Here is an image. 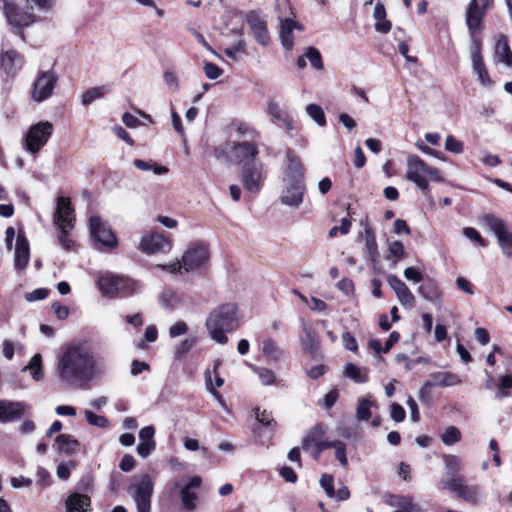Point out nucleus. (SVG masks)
I'll use <instances>...</instances> for the list:
<instances>
[{
    "mask_svg": "<svg viewBox=\"0 0 512 512\" xmlns=\"http://www.w3.org/2000/svg\"><path fill=\"white\" fill-rule=\"evenodd\" d=\"M30 249L29 243L23 234H18L15 246L14 265L18 270L24 269L29 262Z\"/></svg>",
    "mask_w": 512,
    "mask_h": 512,
    "instance_id": "nucleus-26",
    "label": "nucleus"
},
{
    "mask_svg": "<svg viewBox=\"0 0 512 512\" xmlns=\"http://www.w3.org/2000/svg\"><path fill=\"white\" fill-rule=\"evenodd\" d=\"M304 336L301 338V345L304 350L312 352L315 350V335L310 327H303Z\"/></svg>",
    "mask_w": 512,
    "mask_h": 512,
    "instance_id": "nucleus-47",
    "label": "nucleus"
},
{
    "mask_svg": "<svg viewBox=\"0 0 512 512\" xmlns=\"http://www.w3.org/2000/svg\"><path fill=\"white\" fill-rule=\"evenodd\" d=\"M482 223L496 236L502 253L507 257L512 256V231L501 218L493 214H485L481 217Z\"/></svg>",
    "mask_w": 512,
    "mask_h": 512,
    "instance_id": "nucleus-7",
    "label": "nucleus"
},
{
    "mask_svg": "<svg viewBox=\"0 0 512 512\" xmlns=\"http://www.w3.org/2000/svg\"><path fill=\"white\" fill-rule=\"evenodd\" d=\"M462 438L461 431L456 426H449L441 435V441L446 446L458 443Z\"/></svg>",
    "mask_w": 512,
    "mask_h": 512,
    "instance_id": "nucleus-42",
    "label": "nucleus"
},
{
    "mask_svg": "<svg viewBox=\"0 0 512 512\" xmlns=\"http://www.w3.org/2000/svg\"><path fill=\"white\" fill-rule=\"evenodd\" d=\"M90 233L95 241V246L106 249L117 247V238L109 225L98 216H91L89 220Z\"/></svg>",
    "mask_w": 512,
    "mask_h": 512,
    "instance_id": "nucleus-10",
    "label": "nucleus"
},
{
    "mask_svg": "<svg viewBox=\"0 0 512 512\" xmlns=\"http://www.w3.org/2000/svg\"><path fill=\"white\" fill-rule=\"evenodd\" d=\"M494 57L507 67H512V51L504 35L495 44Z\"/></svg>",
    "mask_w": 512,
    "mask_h": 512,
    "instance_id": "nucleus-28",
    "label": "nucleus"
},
{
    "mask_svg": "<svg viewBox=\"0 0 512 512\" xmlns=\"http://www.w3.org/2000/svg\"><path fill=\"white\" fill-rule=\"evenodd\" d=\"M365 250L372 261H375L379 256L378 245L376 242V235L372 227L369 226L368 220L364 227Z\"/></svg>",
    "mask_w": 512,
    "mask_h": 512,
    "instance_id": "nucleus-32",
    "label": "nucleus"
},
{
    "mask_svg": "<svg viewBox=\"0 0 512 512\" xmlns=\"http://www.w3.org/2000/svg\"><path fill=\"white\" fill-rule=\"evenodd\" d=\"M205 327L209 336L219 344L228 342L227 333L239 327L238 307L235 303H223L214 307L208 314Z\"/></svg>",
    "mask_w": 512,
    "mask_h": 512,
    "instance_id": "nucleus-2",
    "label": "nucleus"
},
{
    "mask_svg": "<svg viewBox=\"0 0 512 512\" xmlns=\"http://www.w3.org/2000/svg\"><path fill=\"white\" fill-rule=\"evenodd\" d=\"M171 247V241L160 233H151L143 236L139 248L148 254L163 252Z\"/></svg>",
    "mask_w": 512,
    "mask_h": 512,
    "instance_id": "nucleus-19",
    "label": "nucleus"
},
{
    "mask_svg": "<svg viewBox=\"0 0 512 512\" xmlns=\"http://www.w3.org/2000/svg\"><path fill=\"white\" fill-rule=\"evenodd\" d=\"M470 59L472 63L473 73L477 75L479 84L484 88H492L494 82L490 78L486 65L482 57V44L481 41L472 37L470 46Z\"/></svg>",
    "mask_w": 512,
    "mask_h": 512,
    "instance_id": "nucleus-11",
    "label": "nucleus"
},
{
    "mask_svg": "<svg viewBox=\"0 0 512 512\" xmlns=\"http://www.w3.org/2000/svg\"><path fill=\"white\" fill-rule=\"evenodd\" d=\"M98 287L105 296L114 297L119 294L128 296L135 292L136 283L131 279L107 272L99 277Z\"/></svg>",
    "mask_w": 512,
    "mask_h": 512,
    "instance_id": "nucleus-5",
    "label": "nucleus"
},
{
    "mask_svg": "<svg viewBox=\"0 0 512 512\" xmlns=\"http://www.w3.org/2000/svg\"><path fill=\"white\" fill-rule=\"evenodd\" d=\"M390 407H391V413H390L391 418L395 422H402L406 417L404 408L395 402L391 403Z\"/></svg>",
    "mask_w": 512,
    "mask_h": 512,
    "instance_id": "nucleus-61",
    "label": "nucleus"
},
{
    "mask_svg": "<svg viewBox=\"0 0 512 512\" xmlns=\"http://www.w3.org/2000/svg\"><path fill=\"white\" fill-rule=\"evenodd\" d=\"M418 293L429 302H436L439 299V291L434 283L421 285L418 287Z\"/></svg>",
    "mask_w": 512,
    "mask_h": 512,
    "instance_id": "nucleus-45",
    "label": "nucleus"
},
{
    "mask_svg": "<svg viewBox=\"0 0 512 512\" xmlns=\"http://www.w3.org/2000/svg\"><path fill=\"white\" fill-rule=\"evenodd\" d=\"M256 419L259 423L274 428L276 426V422L273 419L270 412L266 410L260 411L259 408L255 410Z\"/></svg>",
    "mask_w": 512,
    "mask_h": 512,
    "instance_id": "nucleus-54",
    "label": "nucleus"
},
{
    "mask_svg": "<svg viewBox=\"0 0 512 512\" xmlns=\"http://www.w3.org/2000/svg\"><path fill=\"white\" fill-rule=\"evenodd\" d=\"M375 29L379 32H388L391 29V22L386 20V10L383 4L377 3L373 13Z\"/></svg>",
    "mask_w": 512,
    "mask_h": 512,
    "instance_id": "nucleus-36",
    "label": "nucleus"
},
{
    "mask_svg": "<svg viewBox=\"0 0 512 512\" xmlns=\"http://www.w3.org/2000/svg\"><path fill=\"white\" fill-rule=\"evenodd\" d=\"M201 482L202 480L199 476H193L180 490L181 503L187 512H192L197 507L198 495L193 491V489L199 488L201 486Z\"/></svg>",
    "mask_w": 512,
    "mask_h": 512,
    "instance_id": "nucleus-22",
    "label": "nucleus"
},
{
    "mask_svg": "<svg viewBox=\"0 0 512 512\" xmlns=\"http://www.w3.org/2000/svg\"><path fill=\"white\" fill-rule=\"evenodd\" d=\"M284 183L286 186L281 196V202L287 206L299 207L303 202V196L305 192L304 182L291 181Z\"/></svg>",
    "mask_w": 512,
    "mask_h": 512,
    "instance_id": "nucleus-21",
    "label": "nucleus"
},
{
    "mask_svg": "<svg viewBox=\"0 0 512 512\" xmlns=\"http://www.w3.org/2000/svg\"><path fill=\"white\" fill-rule=\"evenodd\" d=\"M74 221V209L69 198L59 197L53 222L57 228L58 242L67 251L73 250L75 247V241L69 235L70 231L74 228Z\"/></svg>",
    "mask_w": 512,
    "mask_h": 512,
    "instance_id": "nucleus-3",
    "label": "nucleus"
},
{
    "mask_svg": "<svg viewBox=\"0 0 512 512\" xmlns=\"http://www.w3.org/2000/svg\"><path fill=\"white\" fill-rule=\"evenodd\" d=\"M57 81L58 77L55 72H41L33 85L32 99L36 102H42L49 98L53 93Z\"/></svg>",
    "mask_w": 512,
    "mask_h": 512,
    "instance_id": "nucleus-12",
    "label": "nucleus"
},
{
    "mask_svg": "<svg viewBox=\"0 0 512 512\" xmlns=\"http://www.w3.org/2000/svg\"><path fill=\"white\" fill-rule=\"evenodd\" d=\"M498 391L495 394L496 399L507 398L511 395L512 389V375H503L499 377Z\"/></svg>",
    "mask_w": 512,
    "mask_h": 512,
    "instance_id": "nucleus-41",
    "label": "nucleus"
},
{
    "mask_svg": "<svg viewBox=\"0 0 512 512\" xmlns=\"http://www.w3.org/2000/svg\"><path fill=\"white\" fill-rule=\"evenodd\" d=\"M188 331V326L184 321H177L169 328V336L175 338L184 335Z\"/></svg>",
    "mask_w": 512,
    "mask_h": 512,
    "instance_id": "nucleus-59",
    "label": "nucleus"
},
{
    "mask_svg": "<svg viewBox=\"0 0 512 512\" xmlns=\"http://www.w3.org/2000/svg\"><path fill=\"white\" fill-rule=\"evenodd\" d=\"M203 69L206 77L211 80H215L223 74V70L211 62H205Z\"/></svg>",
    "mask_w": 512,
    "mask_h": 512,
    "instance_id": "nucleus-55",
    "label": "nucleus"
},
{
    "mask_svg": "<svg viewBox=\"0 0 512 512\" xmlns=\"http://www.w3.org/2000/svg\"><path fill=\"white\" fill-rule=\"evenodd\" d=\"M209 259V246L202 241L191 242L181 257L185 273L202 269L208 264Z\"/></svg>",
    "mask_w": 512,
    "mask_h": 512,
    "instance_id": "nucleus-6",
    "label": "nucleus"
},
{
    "mask_svg": "<svg viewBox=\"0 0 512 512\" xmlns=\"http://www.w3.org/2000/svg\"><path fill=\"white\" fill-rule=\"evenodd\" d=\"M109 91V85H102L89 88L83 93L81 102L83 105L87 106L91 104L93 101L104 97Z\"/></svg>",
    "mask_w": 512,
    "mask_h": 512,
    "instance_id": "nucleus-38",
    "label": "nucleus"
},
{
    "mask_svg": "<svg viewBox=\"0 0 512 512\" xmlns=\"http://www.w3.org/2000/svg\"><path fill=\"white\" fill-rule=\"evenodd\" d=\"M294 30H302V26L299 22H297L291 18H286V19L281 20L280 32L286 33V32H293Z\"/></svg>",
    "mask_w": 512,
    "mask_h": 512,
    "instance_id": "nucleus-58",
    "label": "nucleus"
},
{
    "mask_svg": "<svg viewBox=\"0 0 512 512\" xmlns=\"http://www.w3.org/2000/svg\"><path fill=\"white\" fill-rule=\"evenodd\" d=\"M287 169L284 176V182H304V169L300 158L291 149L287 151Z\"/></svg>",
    "mask_w": 512,
    "mask_h": 512,
    "instance_id": "nucleus-23",
    "label": "nucleus"
},
{
    "mask_svg": "<svg viewBox=\"0 0 512 512\" xmlns=\"http://www.w3.org/2000/svg\"><path fill=\"white\" fill-rule=\"evenodd\" d=\"M90 504V498L87 495L73 493L66 500V509L67 512H86Z\"/></svg>",
    "mask_w": 512,
    "mask_h": 512,
    "instance_id": "nucleus-29",
    "label": "nucleus"
},
{
    "mask_svg": "<svg viewBox=\"0 0 512 512\" xmlns=\"http://www.w3.org/2000/svg\"><path fill=\"white\" fill-rule=\"evenodd\" d=\"M373 406H376V404L370 399V397L359 398L356 407L357 421H368L372 416L371 408Z\"/></svg>",
    "mask_w": 512,
    "mask_h": 512,
    "instance_id": "nucleus-35",
    "label": "nucleus"
},
{
    "mask_svg": "<svg viewBox=\"0 0 512 512\" xmlns=\"http://www.w3.org/2000/svg\"><path fill=\"white\" fill-rule=\"evenodd\" d=\"M56 445L61 453L72 455L79 450L80 443L69 434H60L56 438Z\"/></svg>",
    "mask_w": 512,
    "mask_h": 512,
    "instance_id": "nucleus-31",
    "label": "nucleus"
},
{
    "mask_svg": "<svg viewBox=\"0 0 512 512\" xmlns=\"http://www.w3.org/2000/svg\"><path fill=\"white\" fill-rule=\"evenodd\" d=\"M334 479L329 474H323L320 478V485L324 489L326 495L329 498L334 497L335 490H334Z\"/></svg>",
    "mask_w": 512,
    "mask_h": 512,
    "instance_id": "nucleus-53",
    "label": "nucleus"
},
{
    "mask_svg": "<svg viewBox=\"0 0 512 512\" xmlns=\"http://www.w3.org/2000/svg\"><path fill=\"white\" fill-rule=\"evenodd\" d=\"M445 149L449 152L459 154L463 151V144L455 137L449 135L445 140Z\"/></svg>",
    "mask_w": 512,
    "mask_h": 512,
    "instance_id": "nucleus-56",
    "label": "nucleus"
},
{
    "mask_svg": "<svg viewBox=\"0 0 512 512\" xmlns=\"http://www.w3.org/2000/svg\"><path fill=\"white\" fill-rule=\"evenodd\" d=\"M85 417L90 425L97 426L100 428H105L109 425L108 420L104 416L97 415L92 411L86 410Z\"/></svg>",
    "mask_w": 512,
    "mask_h": 512,
    "instance_id": "nucleus-49",
    "label": "nucleus"
},
{
    "mask_svg": "<svg viewBox=\"0 0 512 512\" xmlns=\"http://www.w3.org/2000/svg\"><path fill=\"white\" fill-rule=\"evenodd\" d=\"M345 375L355 381L356 383H365L368 381V376L365 370L357 367L352 363H347L344 368Z\"/></svg>",
    "mask_w": 512,
    "mask_h": 512,
    "instance_id": "nucleus-40",
    "label": "nucleus"
},
{
    "mask_svg": "<svg viewBox=\"0 0 512 512\" xmlns=\"http://www.w3.org/2000/svg\"><path fill=\"white\" fill-rule=\"evenodd\" d=\"M462 233L466 238L477 243L481 247H485L487 245L484 238L479 234V232L475 228L465 227L462 230Z\"/></svg>",
    "mask_w": 512,
    "mask_h": 512,
    "instance_id": "nucleus-52",
    "label": "nucleus"
},
{
    "mask_svg": "<svg viewBox=\"0 0 512 512\" xmlns=\"http://www.w3.org/2000/svg\"><path fill=\"white\" fill-rule=\"evenodd\" d=\"M247 22L255 32H264L267 29L265 22L254 12L248 13Z\"/></svg>",
    "mask_w": 512,
    "mask_h": 512,
    "instance_id": "nucleus-48",
    "label": "nucleus"
},
{
    "mask_svg": "<svg viewBox=\"0 0 512 512\" xmlns=\"http://www.w3.org/2000/svg\"><path fill=\"white\" fill-rule=\"evenodd\" d=\"M53 133V125L48 121H41L32 125L25 137L26 150L37 154L48 142Z\"/></svg>",
    "mask_w": 512,
    "mask_h": 512,
    "instance_id": "nucleus-8",
    "label": "nucleus"
},
{
    "mask_svg": "<svg viewBox=\"0 0 512 512\" xmlns=\"http://www.w3.org/2000/svg\"><path fill=\"white\" fill-rule=\"evenodd\" d=\"M332 448L335 449V457L340 462V464L344 467L348 464V459L346 456V446L342 441H333Z\"/></svg>",
    "mask_w": 512,
    "mask_h": 512,
    "instance_id": "nucleus-51",
    "label": "nucleus"
},
{
    "mask_svg": "<svg viewBox=\"0 0 512 512\" xmlns=\"http://www.w3.org/2000/svg\"><path fill=\"white\" fill-rule=\"evenodd\" d=\"M389 252L397 260H400L404 257L405 249L400 241H393L389 244Z\"/></svg>",
    "mask_w": 512,
    "mask_h": 512,
    "instance_id": "nucleus-63",
    "label": "nucleus"
},
{
    "mask_svg": "<svg viewBox=\"0 0 512 512\" xmlns=\"http://www.w3.org/2000/svg\"><path fill=\"white\" fill-rule=\"evenodd\" d=\"M155 448V442L154 441H146L142 442L137 445V453L140 457L146 458L150 455L152 450Z\"/></svg>",
    "mask_w": 512,
    "mask_h": 512,
    "instance_id": "nucleus-62",
    "label": "nucleus"
},
{
    "mask_svg": "<svg viewBox=\"0 0 512 512\" xmlns=\"http://www.w3.org/2000/svg\"><path fill=\"white\" fill-rule=\"evenodd\" d=\"M251 368L258 375L263 385H272L275 382L276 377L272 370L256 366H251Z\"/></svg>",
    "mask_w": 512,
    "mask_h": 512,
    "instance_id": "nucleus-46",
    "label": "nucleus"
},
{
    "mask_svg": "<svg viewBox=\"0 0 512 512\" xmlns=\"http://www.w3.org/2000/svg\"><path fill=\"white\" fill-rule=\"evenodd\" d=\"M242 183L246 190L256 193L262 181V164L260 162H247L242 165Z\"/></svg>",
    "mask_w": 512,
    "mask_h": 512,
    "instance_id": "nucleus-16",
    "label": "nucleus"
},
{
    "mask_svg": "<svg viewBox=\"0 0 512 512\" xmlns=\"http://www.w3.org/2000/svg\"><path fill=\"white\" fill-rule=\"evenodd\" d=\"M129 492L136 503L138 512H150L153 482L149 475L144 474L137 482L131 484Z\"/></svg>",
    "mask_w": 512,
    "mask_h": 512,
    "instance_id": "nucleus-9",
    "label": "nucleus"
},
{
    "mask_svg": "<svg viewBox=\"0 0 512 512\" xmlns=\"http://www.w3.org/2000/svg\"><path fill=\"white\" fill-rule=\"evenodd\" d=\"M57 371L62 383L71 388H82L102 369L88 349L73 345L67 347L59 357Z\"/></svg>",
    "mask_w": 512,
    "mask_h": 512,
    "instance_id": "nucleus-1",
    "label": "nucleus"
},
{
    "mask_svg": "<svg viewBox=\"0 0 512 512\" xmlns=\"http://www.w3.org/2000/svg\"><path fill=\"white\" fill-rule=\"evenodd\" d=\"M160 302L164 307L172 309L177 305L178 298L176 297V295L173 292L164 291L160 295Z\"/></svg>",
    "mask_w": 512,
    "mask_h": 512,
    "instance_id": "nucleus-57",
    "label": "nucleus"
},
{
    "mask_svg": "<svg viewBox=\"0 0 512 512\" xmlns=\"http://www.w3.org/2000/svg\"><path fill=\"white\" fill-rule=\"evenodd\" d=\"M388 503L395 508L394 512H416L418 510L417 505L407 496H391Z\"/></svg>",
    "mask_w": 512,
    "mask_h": 512,
    "instance_id": "nucleus-34",
    "label": "nucleus"
},
{
    "mask_svg": "<svg viewBox=\"0 0 512 512\" xmlns=\"http://www.w3.org/2000/svg\"><path fill=\"white\" fill-rule=\"evenodd\" d=\"M305 57L309 60L311 66L317 70L322 69V59L319 51L313 47H309L305 53Z\"/></svg>",
    "mask_w": 512,
    "mask_h": 512,
    "instance_id": "nucleus-50",
    "label": "nucleus"
},
{
    "mask_svg": "<svg viewBox=\"0 0 512 512\" xmlns=\"http://www.w3.org/2000/svg\"><path fill=\"white\" fill-rule=\"evenodd\" d=\"M444 489L454 493L456 497L472 504L477 503L482 496L481 488L478 485H467L464 478L460 480L452 479L451 482L446 483Z\"/></svg>",
    "mask_w": 512,
    "mask_h": 512,
    "instance_id": "nucleus-13",
    "label": "nucleus"
},
{
    "mask_svg": "<svg viewBox=\"0 0 512 512\" xmlns=\"http://www.w3.org/2000/svg\"><path fill=\"white\" fill-rule=\"evenodd\" d=\"M461 383L458 375L451 372H436L432 373L426 381V387H450Z\"/></svg>",
    "mask_w": 512,
    "mask_h": 512,
    "instance_id": "nucleus-27",
    "label": "nucleus"
},
{
    "mask_svg": "<svg viewBox=\"0 0 512 512\" xmlns=\"http://www.w3.org/2000/svg\"><path fill=\"white\" fill-rule=\"evenodd\" d=\"M342 340L347 350L355 352L358 349V344L354 336L350 332L346 331L342 334Z\"/></svg>",
    "mask_w": 512,
    "mask_h": 512,
    "instance_id": "nucleus-64",
    "label": "nucleus"
},
{
    "mask_svg": "<svg viewBox=\"0 0 512 512\" xmlns=\"http://www.w3.org/2000/svg\"><path fill=\"white\" fill-rule=\"evenodd\" d=\"M491 4L492 0H471L466 13L467 26L471 32H475L481 28L485 11Z\"/></svg>",
    "mask_w": 512,
    "mask_h": 512,
    "instance_id": "nucleus-18",
    "label": "nucleus"
},
{
    "mask_svg": "<svg viewBox=\"0 0 512 512\" xmlns=\"http://www.w3.org/2000/svg\"><path fill=\"white\" fill-rule=\"evenodd\" d=\"M3 3L4 14L12 26L24 28L35 22L36 18L33 14L24 11L15 3L9 0H3Z\"/></svg>",
    "mask_w": 512,
    "mask_h": 512,
    "instance_id": "nucleus-15",
    "label": "nucleus"
},
{
    "mask_svg": "<svg viewBox=\"0 0 512 512\" xmlns=\"http://www.w3.org/2000/svg\"><path fill=\"white\" fill-rule=\"evenodd\" d=\"M133 165L138 170L144 172L153 171V173L156 175H163L168 172L167 167L159 165L154 160L135 159L133 161Z\"/></svg>",
    "mask_w": 512,
    "mask_h": 512,
    "instance_id": "nucleus-37",
    "label": "nucleus"
},
{
    "mask_svg": "<svg viewBox=\"0 0 512 512\" xmlns=\"http://www.w3.org/2000/svg\"><path fill=\"white\" fill-rule=\"evenodd\" d=\"M389 286L395 292L399 303L406 308H413L415 305V296L408 286L397 276L389 275L387 277Z\"/></svg>",
    "mask_w": 512,
    "mask_h": 512,
    "instance_id": "nucleus-20",
    "label": "nucleus"
},
{
    "mask_svg": "<svg viewBox=\"0 0 512 512\" xmlns=\"http://www.w3.org/2000/svg\"><path fill=\"white\" fill-rule=\"evenodd\" d=\"M325 433L326 429L323 424L315 425L303 438L302 448L304 450H310L318 443H321L324 440Z\"/></svg>",
    "mask_w": 512,
    "mask_h": 512,
    "instance_id": "nucleus-30",
    "label": "nucleus"
},
{
    "mask_svg": "<svg viewBox=\"0 0 512 512\" xmlns=\"http://www.w3.org/2000/svg\"><path fill=\"white\" fill-rule=\"evenodd\" d=\"M225 55L232 59L238 60L243 54L246 53V43L244 40H238L236 44L225 47L224 49Z\"/></svg>",
    "mask_w": 512,
    "mask_h": 512,
    "instance_id": "nucleus-43",
    "label": "nucleus"
},
{
    "mask_svg": "<svg viewBox=\"0 0 512 512\" xmlns=\"http://www.w3.org/2000/svg\"><path fill=\"white\" fill-rule=\"evenodd\" d=\"M262 354L268 361L277 363L281 360L283 351L275 340L268 338L262 343Z\"/></svg>",
    "mask_w": 512,
    "mask_h": 512,
    "instance_id": "nucleus-33",
    "label": "nucleus"
},
{
    "mask_svg": "<svg viewBox=\"0 0 512 512\" xmlns=\"http://www.w3.org/2000/svg\"><path fill=\"white\" fill-rule=\"evenodd\" d=\"M24 413L21 402L0 400V423L12 422L19 419Z\"/></svg>",
    "mask_w": 512,
    "mask_h": 512,
    "instance_id": "nucleus-25",
    "label": "nucleus"
},
{
    "mask_svg": "<svg viewBox=\"0 0 512 512\" xmlns=\"http://www.w3.org/2000/svg\"><path fill=\"white\" fill-rule=\"evenodd\" d=\"M406 179L416 185L423 192L429 190L428 180L443 182L444 178L441 172L425 163L417 155L407 157Z\"/></svg>",
    "mask_w": 512,
    "mask_h": 512,
    "instance_id": "nucleus-4",
    "label": "nucleus"
},
{
    "mask_svg": "<svg viewBox=\"0 0 512 512\" xmlns=\"http://www.w3.org/2000/svg\"><path fill=\"white\" fill-rule=\"evenodd\" d=\"M23 371L30 372L32 378L35 381H40L43 378L42 370V357L40 354H35L28 365L23 368Z\"/></svg>",
    "mask_w": 512,
    "mask_h": 512,
    "instance_id": "nucleus-39",
    "label": "nucleus"
},
{
    "mask_svg": "<svg viewBox=\"0 0 512 512\" xmlns=\"http://www.w3.org/2000/svg\"><path fill=\"white\" fill-rule=\"evenodd\" d=\"M24 57L14 49L2 50L0 54V69L10 78H14L23 68Z\"/></svg>",
    "mask_w": 512,
    "mask_h": 512,
    "instance_id": "nucleus-17",
    "label": "nucleus"
},
{
    "mask_svg": "<svg viewBox=\"0 0 512 512\" xmlns=\"http://www.w3.org/2000/svg\"><path fill=\"white\" fill-rule=\"evenodd\" d=\"M306 113L319 126L323 127L326 125V117L321 106L317 104H309L306 107Z\"/></svg>",
    "mask_w": 512,
    "mask_h": 512,
    "instance_id": "nucleus-44",
    "label": "nucleus"
},
{
    "mask_svg": "<svg viewBox=\"0 0 512 512\" xmlns=\"http://www.w3.org/2000/svg\"><path fill=\"white\" fill-rule=\"evenodd\" d=\"M226 147L230 149L232 157L242 165L247 162H257L255 159L259 154V149L253 142L226 141Z\"/></svg>",
    "mask_w": 512,
    "mask_h": 512,
    "instance_id": "nucleus-14",
    "label": "nucleus"
},
{
    "mask_svg": "<svg viewBox=\"0 0 512 512\" xmlns=\"http://www.w3.org/2000/svg\"><path fill=\"white\" fill-rule=\"evenodd\" d=\"M47 296H48V290L47 289H45V288H38V289H35V290L31 291V292L26 293L25 299L28 302H34V301L43 300Z\"/></svg>",
    "mask_w": 512,
    "mask_h": 512,
    "instance_id": "nucleus-60",
    "label": "nucleus"
},
{
    "mask_svg": "<svg viewBox=\"0 0 512 512\" xmlns=\"http://www.w3.org/2000/svg\"><path fill=\"white\" fill-rule=\"evenodd\" d=\"M445 469H446V477L440 480L441 488L446 487L447 482H451L452 479L460 480L463 478L458 475V472L461 470L463 463L459 456L453 454H445L442 457Z\"/></svg>",
    "mask_w": 512,
    "mask_h": 512,
    "instance_id": "nucleus-24",
    "label": "nucleus"
}]
</instances>
